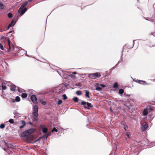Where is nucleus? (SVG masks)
Returning a JSON list of instances; mask_svg holds the SVG:
<instances>
[{"label": "nucleus", "instance_id": "1", "mask_svg": "<svg viewBox=\"0 0 155 155\" xmlns=\"http://www.w3.org/2000/svg\"><path fill=\"white\" fill-rule=\"evenodd\" d=\"M35 129L31 128L23 132L21 134V137L25 138L27 141H29L32 140L33 136L32 134L35 132Z\"/></svg>", "mask_w": 155, "mask_h": 155}, {"label": "nucleus", "instance_id": "2", "mask_svg": "<svg viewBox=\"0 0 155 155\" xmlns=\"http://www.w3.org/2000/svg\"><path fill=\"white\" fill-rule=\"evenodd\" d=\"M28 2H25L21 6L20 8L18 10V13H20V16H22L27 11V8L25 7V6L27 4Z\"/></svg>", "mask_w": 155, "mask_h": 155}, {"label": "nucleus", "instance_id": "3", "mask_svg": "<svg viewBox=\"0 0 155 155\" xmlns=\"http://www.w3.org/2000/svg\"><path fill=\"white\" fill-rule=\"evenodd\" d=\"M38 107L37 105H35L34 107V109L33 114V119L34 121H37L38 120Z\"/></svg>", "mask_w": 155, "mask_h": 155}, {"label": "nucleus", "instance_id": "4", "mask_svg": "<svg viewBox=\"0 0 155 155\" xmlns=\"http://www.w3.org/2000/svg\"><path fill=\"white\" fill-rule=\"evenodd\" d=\"M148 18H151L152 21L155 20V14L154 10L153 9L150 10L147 13Z\"/></svg>", "mask_w": 155, "mask_h": 155}, {"label": "nucleus", "instance_id": "5", "mask_svg": "<svg viewBox=\"0 0 155 155\" xmlns=\"http://www.w3.org/2000/svg\"><path fill=\"white\" fill-rule=\"evenodd\" d=\"M81 104L84 105V107L86 109H89L90 108L93 107V106L91 103L88 102L86 103L84 101H81Z\"/></svg>", "mask_w": 155, "mask_h": 155}, {"label": "nucleus", "instance_id": "6", "mask_svg": "<svg viewBox=\"0 0 155 155\" xmlns=\"http://www.w3.org/2000/svg\"><path fill=\"white\" fill-rule=\"evenodd\" d=\"M101 76V75L100 73L97 72L90 74L89 77L92 79H95L99 78Z\"/></svg>", "mask_w": 155, "mask_h": 155}, {"label": "nucleus", "instance_id": "7", "mask_svg": "<svg viewBox=\"0 0 155 155\" xmlns=\"http://www.w3.org/2000/svg\"><path fill=\"white\" fill-rule=\"evenodd\" d=\"M148 127L147 123L146 122H144L142 125L141 130L143 131H144Z\"/></svg>", "mask_w": 155, "mask_h": 155}, {"label": "nucleus", "instance_id": "8", "mask_svg": "<svg viewBox=\"0 0 155 155\" xmlns=\"http://www.w3.org/2000/svg\"><path fill=\"white\" fill-rule=\"evenodd\" d=\"M31 99L32 102L35 104L37 103V99L36 96L35 95H32L31 97Z\"/></svg>", "mask_w": 155, "mask_h": 155}, {"label": "nucleus", "instance_id": "9", "mask_svg": "<svg viewBox=\"0 0 155 155\" xmlns=\"http://www.w3.org/2000/svg\"><path fill=\"white\" fill-rule=\"evenodd\" d=\"M16 86L14 84H11L10 86V90L12 91H15Z\"/></svg>", "mask_w": 155, "mask_h": 155}, {"label": "nucleus", "instance_id": "10", "mask_svg": "<svg viewBox=\"0 0 155 155\" xmlns=\"http://www.w3.org/2000/svg\"><path fill=\"white\" fill-rule=\"evenodd\" d=\"M15 22H15H14V19H13L11 21V23L8 25L7 29H8L10 27L12 26H13L15 25Z\"/></svg>", "mask_w": 155, "mask_h": 155}, {"label": "nucleus", "instance_id": "11", "mask_svg": "<svg viewBox=\"0 0 155 155\" xmlns=\"http://www.w3.org/2000/svg\"><path fill=\"white\" fill-rule=\"evenodd\" d=\"M20 101V97L18 96H16L15 97V99H12V101L13 102H15V101L16 102H19Z\"/></svg>", "mask_w": 155, "mask_h": 155}, {"label": "nucleus", "instance_id": "12", "mask_svg": "<svg viewBox=\"0 0 155 155\" xmlns=\"http://www.w3.org/2000/svg\"><path fill=\"white\" fill-rule=\"evenodd\" d=\"M134 81H135L136 82H138L140 84H146V82L143 81L134 80Z\"/></svg>", "mask_w": 155, "mask_h": 155}, {"label": "nucleus", "instance_id": "13", "mask_svg": "<svg viewBox=\"0 0 155 155\" xmlns=\"http://www.w3.org/2000/svg\"><path fill=\"white\" fill-rule=\"evenodd\" d=\"M21 124H22V125L20 126L19 127L20 129H21L24 127L25 125H26V122H25L24 120H21Z\"/></svg>", "mask_w": 155, "mask_h": 155}, {"label": "nucleus", "instance_id": "14", "mask_svg": "<svg viewBox=\"0 0 155 155\" xmlns=\"http://www.w3.org/2000/svg\"><path fill=\"white\" fill-rule=\"evenodd\" d=\"M142 114L144 116L147 115L148 114L147 110L146 109H144L143 111Z\"/></svg>", "mask_w": 155, "mask_h": 155}, {"label": "nucleus", "instance_id": "15", "mask_svg": "<svg viewBox=\"0 0 155 155\" xmlns=\"http://www.w3.org/2000/svg\"><path fill=\"white\" fill-rule=\"evenodd\" d=\"M7 42H8V45L9 46V48L8 49V52H9L10 51V50L11 49V45H10V41L9 39H8Z\"/></svg>", "mask_w": 155, "mask_h": 155}, {"label": "nucleus", "instance_id": "16", "mask_svg": "<svg viewBox=\"0 0 155 155\" xmlns=\"http://www.w3.org/2000/svg\"><path fill=\"white\" fill-rule=\"evenodd\" d=\"M85 96L88 98H90V97L89 96V92L87 90H85Z\"/></svg>", "mask_w": 155, "mask_h": 155}, {"label": "nucleus", "instance_id": "17", "mask_svg": "<svg viewBox=\"0 0 155 155\" xmlns=\"http://www.w3.org/2000/svg\"><path fill=\"white\" fill-rule=\"evenodd\" d=\"M48 131V129L47 128H44L42 129V132L44 134L46 133Z\"/></svg>", "mask_w": 155, "mask_h": 155}, {"label": "nucleus", "instance_id": "18", "mask_svg": "<svg viewBox=\"0 0 155 155\" xmlns=\"http://www.w3.org/2000/svg\"><path fill=\"white\" fill-rule=\"evenodd\" d=\"M27 96V95L26 93H23L21 94V97L23 98H26Z\"/></svg>", "mask_w": 155, "mask_h": 155}, {"label": "nucleus", "instance_id": "19", "mask_svg": "<svg viewBox=\"0 0 155 155\" xmlns=\"http://www.w3.org/2000/svg\"><path fill=\"white\" fill-rule=\"evenodd\" d=\"M124 91L122 89H120L119 90V93L120 94H122L124 93Z\"/></svg>", "mask_w": 155, "mask_h": 155}, {"label": "nucleus", "instance_id": "20", "mask_svg": "<svg viewBox=\"0 0 155 155\" xmlns=\"http://www.w3.org/2000/svg\"><path fill=\"white\" fill-rule=\"evenodd\" d=\"M118 84L117 82H115L114 84L113 87L114 88H117L118 87Z\"/></svg>", "mask_w": 155, "mask_h": 155}, {"label": "nucleus", "instance_id": "21", "mask_svg": "<svg viewBox=\"0 0 155 155\" xmlns=\"http://www.w3.org/2000/svg\"><path fill=\"white\" fill-rule=\"evenodd\" d=\"M13 15L10 12L8 14V16L9 18H11L12 17Z\"/></svg>", "mask_w": 155, "mask_h": 155}, {"label": "nucleus", "instance_id": "22", "mask_svg": "<svg viewBox=\"0 0 155 155\" xmlns=\"http://www.w3.org/2000/svg\"><path fill=\"white\" fill-rule=\"evenodd\" d=\"M76 94L77 95H80L81 94V91H76Z\"/></svg>", "mask_w": 155, "mask_h": 155}, {"label": "nucleus", "instance_id": "23", "mask_svg": "<svg viewBox=\"0 0 155 155\" xmlns=\"http://www.w3.org/2000/svg\"><path fill=\"white\" fill-rule=\"evenodd\" d=\"M2 89L3 90H5L6 89L7 87L4 85H3V84L2 83Z\"/></svg>", "mask_w": 155, "mask_h": 155}, {"label": "nucleus", "instance_id": "24", "mask_svg": "<svg viewBox=\"0 0 155 155\" xmlns=\"http://www.w3.org/2000/svg\"><path fill=\"white\" fill-rule=\"evenodd\" d=\"M73 100L75 102H77L78 101V98L76 97H74L73 98Z\"/></svg>", "mask_w": 155, "mask_h": 155}, {"label": "nucleus", "instance_id": "25", "mask_svg": "<svg viewBox=\"0 0 155 155\" xmlns=\"http://www.w3.org/2000/svg\"><path fill=\"white\" fill-rule=\"evenodd\" d=\"M5 124H1L0 125V128L1 129H3L5 128Z\"/></svg>", "mask_w": 155, "mask_h": 155}, {"label": "nucleus", "instance_id": "26", "mask_svg": "<svg viewBox=\"0 0 155 155\" xmlns=\"http://www.w3.org/2000/svg\"><path fill=\"white\" fill-rule=\"evenodd\" d=\"M63 99L64 100H66L67 98V97L65 94L62 95Z\"/></svg>", "mask_w": 155, "mask_h": 155}, {"label": "nucleus", "instance_id": "27", "mask_svg": "<svg viewBox=\"0 0 155 155\" xmlns=\"http://www.w3.org/2000/svg\"><path fill=\"white\" fill-rule=\"evenodd\" d=\"M101 89H102L101 88V87H99V86L97 87L96 88V90L98 91H100L101 90Z\"/></svg>", "mask_w": 155, "mask_h": 155}, {"label": "nucleus", "instance_id": "28", "mask_svg": "<svg viewBox=\"0 0 155 155\" xmlns=\"http://www.w3.org/2000/svg\"><path fill=\"white\" fill-rule=\"evenodd\" d=\"M9 122L11 124H13L14 123V120L12 119H11L9 120Z\"/></svg>", "mask_w": 155, "mask_h": 155}, {"label": "nucleus", "instance_id": "29", "mask_svg": "<svg viewBox=\"0 0 155 155\" xmlns=\"http://www.w3.org/2000/svg\"><path fill=\"white\" fill-rule=\"evenodd\" d=\"M58 131V130L56 129L55 127H54L52 130V132H57Z\"/></svg>", "mask_w": 155, "mask_h": 155}, {"label": "nucleus", "instance_id": "30", "mask_svg": "<svg viewBox=\"0 0 155 155\" xmlns=\"http://www.w3.org/2000/svg\"><path fill=\"white\" fill-rule=\"evenodd\" d=\"M4 8V5L3 4L0 3V9H3Z\"/></svg>", "mask_w": 155, "mask_h": 155}, {"label": "nucleus", "instance_id": "31", "mask_svg": "<svg viewBox=\"0 0 155 155\" xmlns=\"http://www.w3.org/2000/svg\"><path fill=\"white\" fill-rule=\"evenodd\" d=\"M82 85V84L80 83H78L76 84H75V86L80 87H81Z\"/></svg>", "mask_w": 155, "mask_h": 155}, {"label": "nucleus", "instance_id": "32", "mask_svg": "<svg viewBox=\"0 0 155 155\" xmlns=\"http://www.w3.org/2000/svg\"><path fill=\"white\" fill-rule=\"evenodd\" d=\"M62 103V101L61 100H59L58 102V105H59L61 104Z\"/></svg>", "mask_w": 155, "mask_h": 155}, {"label": "nucleus", "instance_id": "33", "mask_svg": "<svg viewBox=\"0 0 155 155\" xmlns=\"http://www.w3.org/2000/svg\"><path fill=\"white\" fill-rule=\"evenodd\" d=\"M48 136V135H47L46 133L44 135L42 136V138H47Z\"/></svg>", "mask_w": 155, "mask_h": 155}, {"label": "nucleus", "instance_id": "34", "mask_svg": "<svg viewBox=\"0 0 155 155\" xmlns=\"http://www.w3.org/2000/svg\"><path fill=\"white\" fill-rule=\"evenodd\" d=\"M0 48L2 50H4L3 46L1 43H0Z\"/></svg>", "mask_w": 155, "mask_h": 155}, {"label": "nucleus", "instance_id": "35", "mask_svg": "<svg viewBox=\"0 0 155 155\" xmlns=\"http://www.w3.org/2000/svg\"><path fill=\"white\" fill-rule=\"evenodd\" d=\"M40 102L43 105H45L46 104V102L43 100H41Z\"/></svg>", "mask_w": 155, "mask_h": 155}, {"label": "nucleus", "instance_id": "36", "mask_svg": "<svg viewBox=\"0 0 155 155\" xmlns=\"http://www.w3.org/2000/svg\"><path fill=\"white\" fill-rule=\"evenodd\" d=\"M28 123L30 125H33V124L31 122H29Z\"/></svg>", "mask_w": 155, "mask_h": 155}, {"label": "nucleus", "instance_id": "37", "mask_svg": "<svg viewBox=\"0 0 155 155\" xmlns=\"http://www.w3.org/2000/svg\"><path fill=\"white\" fill-rule=\"evenodd\" d=\"M47 134V135H48V136H50V135H51V133L50 132V133H46Z\"/></svg>", "mask_w": 155, "mask_h": 155}, {"label": "nucleus", "instance_id": "38", "mask_svg": "<svg viewBox=\"0 0 155 155\" xmlns=\"http://www.w3.org/2000/svg\"><path fill=\"white\" fill-rule=\"evenodd\" d=\"M75 77V76H74L73 75H71V77L72 78H74V77Z\"/></svg>", "mask_w": 155, "mask_h": 155}, {"label": "nucleus", "instance_id": "39", "mask_svg": "<svg viewBox=\"0 0 155 155\" xmlns=\"http://www.w3.org/2000/svg\"><path fill=\"white\" fill-rule=\"evenodd\" d=\"M101 86L102 87H105V86L104 84H101Z\"/></svg>", "mask_w": 155, "mask_h": 155}, {"label": "nucleus", "instance_id": "40", "mask_svg": "<svg viewBox=\"0 0 155 155\" xmlns=\"http://www.w3.org/2000/svg\"><path fill=\"white\" fill-rule=\"evenodd\" d=\"M4 36H2L1 38H0V39L1 40L3 39L4 38Z\"/></svg>", "mask_w": 155, "mask_h": 155}, {"label": "nucleus", "instance_id": "41", "mask_svg": "<svg viewBox=\"0 0 155 155\" xmlns=\"http://www.w3.org/2000/svg\"><path fill=\"white\" fill-rule=\"evenodd\" d=\"M18 92H21V91H20V88H18Z\"/></svg>", "mask_w": 155, "mask_h": 155}, {"label": "nucleus", "instance_id": "42", "mask_svg": "<svg viewBox=\"0 0 155 155\" xmlns=\"http://www.w3.org/2000/svg\"><path fill=\"white\" fill-rule=\"evenodd\" d=\"M126 135H127V136L128 137H129V134H128V133H126Z\"/></svg>", "mask_w": 155, "mask_h": 155}, {"label": "nucleus", "instance_id": "43", "mask_svg": "<svg viewBox=\"0 0 155 155\" xmlns=\"http://www.w3.org/2000/svg\"><path fill=\"white\" fill-rule=\"evenodd\" d=\"M3 150H4L5 151H6V149L5 148H4V149H3Z\"/></svg>", "mask_w": 155, "mask_h": 155}, {"label": "nucleus", "instance_id": "44", "mask_svg": "<svg viewBox=\"0 0 155 155\" xmlns=\"http://www.w3.org/2000/svg\"><path fill=\"white\" fill-rule=\"evenodd\" d=\"M145 19H146V20H148V19H147V18H145Z\"/></svg>", "mask_w": 155, "mask_h": 155}]
</instances>
